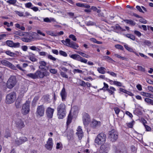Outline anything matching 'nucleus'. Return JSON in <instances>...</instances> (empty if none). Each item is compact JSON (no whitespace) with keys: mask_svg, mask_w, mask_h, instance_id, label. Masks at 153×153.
<instances>
[{"mask_svg":"<svg viewBox=\"0 0 153 153\" xmlns=\"http://www.w3.org/2000/svg\"><path fill=\"white\" fill-rule=\"evenodd\" d=\"M66 106L65 105L61 103L57 107V115L59 119H63L65 116Z\"/></svg>","mask_w":153,"mask_h":153,"instance_id":"obj_1","label":"nucleus"},{"mask_svg":"<svg viewBox=\"0 0 153 153\" xmlns=\"http://www.w3.org/2000/svg\"><path fill=\"white\" fill-rule=\"evenodd\" d=\"M106 136L103 133L99 134L96 138L95 142L98 145L103 144L105 141Z\"/></svg>","mask_w":153,"mask_h":153,"instance_id":"obj_2","label":"nucleus"},{"mask_svg":"<svg viewBox=\"0 0 153 153\" xmlns=\"http://www.w3.org/2000/svg\"><path fill=\"white\" fill-rule=\"evenodd\" d=\"M16 93L14 91H13L8 94L6 97V103L10 104L13 103L16 99Z\"/></svg>","mask_w":153,"mask_h":153,"instance_id":"obj_3","label":"nucleus"},{"mask_svg":"<svg viewBox=\"0 0 153 153\" xmlns=\"http://www.w3.org/2000/svg\"><path fill=\"white\" fill-rule=\"evenodd\" d=\"M61 42L64 45L74 49H76V48L79 47L77 44L73 41L71 42V40L69 39H66L65 40H62Z\"/></svg>","mask_w":153,"mask_h":153,"instance_id":"obj_4","label":"nucleus"},{"mask_svg":"<svg viewBox=\"0 0 153 153\" xmlns=\"http://www.w3.org/2000/svg\"><path fill=\"white\" fill-rule=\"evenodd\" d=\"M17 82L16 78L14 76H10L7 83V86L8 88H13L16 85Z\"/></svg>","mask_w":153,"mask_h":153,"instance_id":"obj_5","label":"nucleus"},{"mask_svg":"<svg viewBox=\"0 0 153 153\" xmlns=\"http://www.w3.org/2000/svg\"><path fill=\"white\" fill-rule=\"evenodd\" d=\"M108 138L112 142L115 141L118 138V134L115 129H113L110 131L108 133Z\"/></svg>","mask_w":153,"mask_h":153,"instance_id":"obj_6","label":"nucleus"},{"mask_svg":"<svg viewBox=\"0 0 153 153\" xmlns=\"http://www.w3.org/2000/svg\"><path fill=\"white\" fill-rule=\"evenodd\" d=\"M30 102L28 100L23 104L21 110V112L24 115L27 114L30 111Z\"/></svg>","mask_w":153,"mask_h":153,"instance_id":"obj_7","label":"nucleus"},{"mask_svg":"<svg viewBox=\"0 0 153 153\" xmlns=\"http://www.w3.org/2000/svg\"><path fill=\"white\" fill-rule=\"evenodd\" d=\"M45 107L43 105L38 106L37 108L36 114L37 116H39L40 117L43 116L44 114Z\"/></svg>","mask_w":153,"mask_h":153,"instance_id":"obj_8","label":"nucleus"},{"mask_svg":"<svg viewBox=\"0 0 153 153\" xmlns=\"http://www.w3.org/2000/svg\"><path fill=\"white\" fill-rule=\"evenodd\" d=\"M16 127L18 129H21L25 126L23 121L20 119H17L15 122Z\"/></svg>","mask_w":153,"mask_h":153,"instance_id":"obj_9","label":"nucleus"},{"mask_svg":"<svg viewBox=\"0 0 153 153\" xmlns=\"http://www.w3.org/2000/svg\"><path fill=\"white\" fill-rule=\"evenodd\" d=\"M82 120L84 125L86 126L88 125L90 121V117L88 114L84 113L83 115Z\"/></svg>","mask_w":153,"mask_h":153,"instance_id":"obj_10","label":"nucleus"},{"mask_svg":"<svg viewBox=\"0 0 153 153\" xmlns=\"http://www.w3.org/2000/svg\"><path fill=\"white\" fill-rule=\"evenodd\" d=\"M53 140L51 138L49 137L47 142V143L45 145V147L49 150H51L53 147Z\"/></svg>","mask_w":153,"mask_h":153,"instance_id":"obj_11","label":"nucleus"},{"mask_svg":"<svg viewBox=\"0 0 153 153\" xmlns=\"http://www.w3.org/2000/svg\"><path fill=\"white\" fill-rule=\"evenodd\" d=\"M25 36H27L26 37L23 38L21 39L22 40L25 42H31L33 37L30 35H29L28 33H25Z\"/></svg>","mask_w":153,"mask_h":153,"instance_id":"obj_12","label":"nucleus"},{"mask_svg":"<svg viewBox=\"0 0 153 153\" xmlns=\"http://www.w3.org/2000/svg\"><path fill=\"white\" fill-rule=\"evenodd\" d=\"M1 63L3 65L9 67L13 70L16 69V68L15 66L6 60H2L1 61Z\"/></svg>","mask_w":153,"mask_h":153,"instance_id":"obj_13","label":"nucleus"},{"mask_svg":"<svg viewBox=\"0 0 153 153\" xmlns=\"http://www.w3.org/2000/svg\"><path fill=\"white\" fill-rule=\"evenodd\" d=\"M54 110V109L50 107H48L46 110V115L47 117L49 119L52 118L53 112Z\"/></svg>","mask_w":153,"mask_h":153,"instance_id":"obj_14","label":"nucleus"},{"mask_svg":"<svg viewBox=\"0 0 153 153\" xmlns=\"http://www.w3.org/2000/svg\"><path fill=\"white\" fill-rule=\"evenodd\" d=\"M27 139L26 137H21L18 140H16L15 143L17 145H19L27 141Z\"/></svg>","mask_w":153,"mask_h":153,"instance_id":"obj_15","label":"nucleus"},{"mask_svg":"<svg viewBox=\"0 0 153 153\" xmlns=\"http://www.w3.org/2000/svg\"><path fill=\"white\" fill-rule=\"evenodd\" d=\"M60 95L62 97V100L63 101H65L67 98V93L65 87H63L62 88L60 93Z\"/></svg>","mask_w":153,"mask_h":153,"instance_id":"obj_16","label":"nucleus"},{"mask_svg":"<svg viewBox=\"0 0 153 153\" xmlns=\"http://www.w3.org/2000/svg\"><path fill=\"white\" fill-rule=\"evenodd\" d=\"M77 132L76 134L77 135L79 140H81L83 136V134L82 130L80 126H79L77 130Z\"/></svg>","mask_w":153,"mask_h":153,"instance_id":"obj_17","label":"nucleus"},{"mask_svg":"<svg viewBox=\"0 0 153 153\" xmlns=\"http://www.w3.org/2000/svg\"><path fill=\"white\" fill-rule=\"evenodd\" d=\"M35 74L37 76V78H42L45 76H46L45 72H42L41 71L39 70H37L35 72Z\"/></svg>","mask_w":153,"mask_h":153,"instance_id":"obj_18","label":"nucleus"},{"mask_svg":"<svg viewBox=\"0 0 153 153\" xmlns=\"http://www.w3.org/2000/svg\"><path fill=\"white\" fill-rule=\"evenodd\" d=\"M39 64L40 65L39 66V68L42 70H46L45 68L46 66L47 63L44 61H40L39 62Z\"/></svg>","mask_w":153,"mask_h":153,"instance_id":"obj_19","label":"nucleus"},{"mask_svg":"<svg viewBox=\"0 0 153 153\" xmlns=\"http://www.w3.org/2000/svg\"><path fill=\"white\" fill-rule=\"evenodd\" d=\"M101 125V123L95 120H93L92 122L91 125L93 128L99 126Z\"/></svg>","mask_w":153,"mask_h":153,"instance_id":"obj_20","label":"nucleus"},{"mask_svg":"<svg viewBox=\"0 0 153 153\" xmlns=\"http://www.w3.org/2000/svg\"><path fill=\"white\" fill-rule=\"evenodd\" d=\"M26 75L28 77L31 78L33 79H37V77L35 73L34 74L31 73L28 74H26Z\"/></svg>","mask_w":153,"mask_h":153,"instance_id":"obj_21","label":"nucleus"},{"mask_svg":"<svg viewBox=\"0 0 153 153\" xmlns=\"http://www.w3.org/2000/svg\"><path fill=\"white\" fill-rule=\"evenodd\" d=\"M105 68L101 67L100 68H98L97 69V70L99 73L102 74H104L105 73Z\"/></svg>","mask_w":153,"mask_h":153,"instance_id":"obj_22","label":"nucleus"},{"mask_svg":"<svg viewBox=\"0 0 153 153\" xmlns=\"http://www.w3.org/2000/svg\"><path fill=\"white\" fill-rule=\"evenodd\" d=\"M124 21L127 24H129L132 26L135 25L136 23L131 20L125 19Z\"/></svg>","mask_w":153,"mask_h":153,"instance_id":"obj_23","label":"nucleus"},{"mask_svg":"<svg viewBox=\"0 0 153 153\" xmlns=\"http://www.w3.org/2000/svg\"><path fill=\"white\" fill-rule=\"evenodd\" d=\"M69 56L71 58L77 61L78 60L79 57L80 56L79 55L76 54H72L71 55H70Z\"/></svg>","mask_w":153,"mask_h":153,"instance_id":"obj_24","label":"nucleus"},{"mask_svg":"<svg viewBox=\"0 0 153 153\" xmlns=\"http://www.w3.org/2000/svg\"><path fill=\"white\" fill-rule=\"evenodd\" d=\"M33 55H34L32 53H30L29 56L30 59L33 62H35L37 60V59L34 56H33Z\"/></svg>","mask_w":153,"mask_h":153,"instance_id":"obj_25","label":"nucleus"},{"mask_svg":"<svg viewBox=\"0 0 153 153\" xmlns=\"http://www.w3.org/2000/svg\"><path fill=\"white\" fill-rule=\"evenodd\" d=\"M145 101L147 102L148 104H150L153 105V100L148 98H146L145 99Z\"/></svg>","mask_w":153,"mask_h":153,"instance_id":"obj_26","label":"nucleus"},{"mask_svg":"<svg viewBox=\"0 0 153 153\" xmlns=\"http://www.w3.org/2000/svg\"><path fill=\"white\" fill-rule=\"evenodd\" d=\"M124 35L127 37L131 39L132 40L134 41L135 40V36L132 34H125Z\"/></svg>","mask_w":153,"mask_h":153,"instance_id":"obj_27","label":"nucleus"},{"mask_svg":"<svg viewBox=\"0 0 153 153\" xmlns=\"http://www.w3.org/2000/svg\"><path fill=\"white\" fill-rule=\"evenodd\" d=\"M25 33H23L20 30H18L17 31H14V32L13 34L20 36H25Z\"/></svg>","mask_w":153,"mask_h":153,"instance_id":"obj_28","label":"nucleus"},{"mask_svg":"<svg viewBox=\"0 0 153 153\" xmlns=\"http://www.w3.org/2000/svg\"><path fill=\"white\" fill-rule=\"evenodd\" d=\"M5 53L8 55L13 57L16 56V54L15 53L10 52L9 51H7L5 52Z\"/></svg>","mask_w":153,"mask_h":153,"instance_id":"obj_29","label":"nucleus"},{"mask_svg":"<svg viewBox=\"0 0 153 153\" xmlns=\"http://www.w3.org/2000/svg\"><path fill=\"white\" fill-rule=\"evenodd\" d=\"M43 98L45 102H50V99L49 98V95H44Z\"/></svg>","mask_w":153,"mask_h":153,"instance_id":"obj_30","label":"nucleus"},{"mask_svg":"<svg viewBox=\"0 0 153 153\" xmlns=\"http://www.w3.org/2000/svg\"><path fill=\"white\" fill-rule=\"evenodd\" d=\"M124 46L125 48L127 51L129 52H134L133 49L132 48L129 47L127 45L125 44Z\"/></svg>","mask_w":153,"mask_h":153,"instance_id":"obj_31","label":"nucleus"},{"mask_svg":"<svg viewBox=\"0 0 153 153\" xmlns=\"http://www.w3.org/2000/svg\"><path fill=\"white\" fill-rule=\"evenodd\" d=\"M72 119V117L71 114H69L68 117V119L67 121V125H69L70 124L71 122Z\"/></svg>","mask_w":153,"mask_h":153,"instance_id":"obj_32","label":"nucleus"},{"mask_svg":"<svg viewBox=\"0 0 153 153\" xmlns=\"http://www.w3.org/2000/svg\"><path fill=\"white\" fill-rule=\"evenodd\" d=\"M44 21L46 22H51V21H54V19L53 18H46L44 19Z\"/></svg>","mask_w":153,"mask_h":153,"instance_id":"obj_33","label":"nucleus"},{"mask_svg":"<svg viewBox=\"0 0 153 153\" xmlns=\"http://www.w3.org/2000/svg\"><path fill=\"white\" fill-rule=\"evenodd\" d=\"M68 139V140L69 143H70L71 141H72L73 142V134L72 133L71 134H68L67 136Z\"/></svg>","mask_w":153,"mask_h":153,"instance_id":"obj_34","label":"nucleus"},{"mask_svg":"<svg viewBox=\"0 0 153 153\" xmlns=\"http://www.w3.org/2000/svg\"><path fill=\"white\" fill-rule=\"evenodd\" d=\"M10 136V131L9 130H6L4 133V137L6 138H7L8 137Z\"/></svg>","mask_w":153,"mask_h":153,"instance_id":"obj_35","label":"nucleus"},{"mask_svg":"<svg viewBox=\"0 0 153 153\" xmlns=\"http://www.w3.org/2000/svg\"><path fill=\"white\" fill-rule=\"evenodd\" d=\"M78 61H80L82 62H83L85 63H86L87 62V60L86 59L80 56L79 57Z\"/></svg>","mask_w":153,"mask_h":153,"instance_id":"obj_36","label":"nucleus"},{"mask_svg":"<svg viewBox=\"0 0 153 153\" xmlns=\"http://www.w3.org/2000/svg\"><path fill=\"white\" fill-rule=\"evenodd\" d=\"M13 42L11 40H7L6 42V44L9 47H12L13 45Z\"/></svg>","mask_w":153,"mask_h":153,"instance_id":"obj_37","label":"nucleus"},{"mask_svg":"<svg viewBox=\"0 0 153 153\" xmlns=\"http://www.w3.org/2000/svg\"><path fill=\"white\" fill-rule=\"evenodd\" d=\"M21 104V102L20 100H16L15 102V104L17 108H20Z\"/></svg>","mask_w":153,"mask_h":153,"instance_id":"obj_38","label":"nucleus"},{"mask_svg":"<svg viewBox=\"0 0 153 153\" xmlns=\"http://www.w3.org/2000/svg\"><path fill=\"white\" fill-rule=\"evenodd\" d=\"M48 33L51 36H58V34L56 33H55L53 31H48Z\"/></svg>","mask_w":153,"mask_h":153,"instance_id":"obj_39","label":"nucleus"},{"mask_svg":"<svg viewBox=\"0 0 153 153\" xmlns=\"http://www.w3.org/2000/svg\"><path fill=\"white\" fill-rule=\"evenodd\" d=\"M86 24L87 26H92L96 25V23L92 21H89L86 22Z\"/></svg>","mask_w":153,"mask_h":153,"instance_id":"obj_40","label":"nucleus"},{"mask_svg":"<svg viewBox=\"0 0 153 153\" xmlns=\"http://www.w3.org/2000/svg\"><path fill=\"white\" fill-rule=\"evenodd\" d=\"M25 5L26 7L29 8H32V7L33 6L32 4L30 2L25 4Z\"/></svg>","mask_w":153,"mask_h":153,"instance_id":"obj_41","label":"nucleus"},{"mask_svg":"<svg viewBox=\"0 0 153 153\" xmlns=\"http://www.w3.org/2000/svg\"><path fill=\"white\" fill-rule=\"evenodd\" d=\"M59 54L65 57H66L67 56V53L65 51L61 50L59 51Z\"/></svg>","mask_w":153,"mask_h":153,"instance_id":"obj_42","label":"nucleus"},{"mask_svg":"<svg viewBox=\"0 0 153 153\" xmlns=\"http://www.w3.org/2000/svg\"><path fill=\"white\" fill-rule=\"evenodd\" d=\"M16 0H9L7 1V2L10 4L14 5V4L16 3Z\"/></svg>","mask_w":153,"mask_h":153,"instance_id":"obj_43","label":"nucleus"},{"mask_svg":"<svg viewBox=\"0 0 153 153\" xmlns=\"http://www.w3.org/2000/svg\"><path fill=\"white\" fill-rule=\"evenodd\" d=\"M104 59L108 61H113V60L111 57L108 56H104L103 57Z\"/></svg>","mask_w":153,"mask_h":153,"instance_id":"obj_44","label":"nucleus"},{"mask_svg":"<svg viewBox=\"0 0 153 153\" xmlns=\"http://www.w3.org/2000/svg\"><path fill=\"white\" fill-rule=\"evenodd\" d=\"M20 46V44L19 42L14 43L13 42L12 47L19 48Z\"/></svg>","mask_w":153,"mask_h":153,"instance_id":"obj_45","label":"nucleus"},{"mask_svg":"<svg viewBox=\"0 0 153 153\" xmlns=\"http://www.w3.org/2000/svg\"><path fill=\"white\" fill-rule=\"evenodd\" d=\"M115 47L116 48L121 50H123L124 49L122 45L119 44L115 45Z\"/></svg>","mask_w":153,"mask_h":153,"instance_id":"obj_46","label":"nucleus"},{"mask_svg":"<svg viewBox=\"0 0 153 153\" xmlns=\"http://www.w3.org/2000/svg\"><path fill=\"white\" fill-rule=\"evenodd\" d=\"M47 56L48 59H50L53 61H56V59L53 57L51 55L48 54Z\"/></svg>","mask_w":153,"mask_h":153,"instance_id":"obj_47","label":"nucleus"},{"mask_svg":"<svg viewBox=\"0 0 153 153\" xmlns=\"http://www.w3.org/2000/svg\"><path fill=\"white\" fill-rule=\"evenodd\" d=\"M15 12L17 14L20 16H25L24 15L23 13V12H20L18 11H16Z\"/></svg>","mask_w":153,"mask_h":153,"instance_id":"obj_48","label":"nucleus"},{"mask_svg":"<svg viewBox=\"0 0 153 153\" xmlns=\"http://www.w3.org/2000/svg\"><path fill=\"white\" fill-rule=\"evenodd\" d=\"M137 68L138 70L142 72L145 71V68H143L142 66H137Z\"/></svg>","mask_w":153,"mask_h":153,"instance_id":"obj_49","label":"nucleus"},{"mask_svg":"<svg viewBox=\"0 0 153 153\" xmlns=\"http://www.w3.org/2000/svg\"><path fill=\"white\" fill-rule=\"evenodd\" d=\"M60 74L61 76L65 78H68V76L64 72L61 71L60 72Z\"/></svg>","mask_w":153,"mask_h":153,"instance_id":"obj_50","label":"nucleus"},{"mask_svg":"<svg viewBox=\"0 0 153 153\" xmlns=\"http://www.w3.org/2000/svg\"><path fill=\"white\" fill-rule=\"evenodd\" d=\"M106 149L105 144H102L100 146V150H102L103 151H104L105 150V149Z\"/></svg>","mask_w":153,"mask_h":153,"instance_id":"obj_51","label":"nucleus"},{"mask_svg":"<svg viewBox=\"0 0 153 153\" xmlns=\"http://www.w3.org/2000/svg\"><path fill=\"white\" fill-rule=\"evenodd\" d=\"M69 37V38L71 39L74 41H76V38L75 36L74 35H70Z\"/></svg>","mask_w":153,"mask_h":153,"instance_id":"obj_52","label":"nucleus"},{"mask_svg":"<svg viewBox=\"0 0 153 153\" xmlns=\"http://www.w3.org/2000/svg\"><path fill=\"white\" fill-rule=\"evenodd\" d=\"M113 83L114 85L118 86H121L122 85L121 83L119 82L114 81H113Z\"/></svg>","mask_w":153,"mask_h":153,"instance_id":"obj_53","label":"nucleus"},{"mask_svg":"<svg viewBox=\"0 0 153 153\" xmlns=\"http://www.w3.org/2000/svg\"><path fill=\"white\" fill-rule=\"evenodd\" d=\"M141 94L144 96L148 97L149 95V93L144 92H141Z\"/></svg>","mask_w":153,"mask_h":153,"instance_id":"obj_54","label":"nucleus"},{"mask_svg":"<svg viewBox=\"0 0 153 153\" xmlns=\"http://www.w3.org/2000/svg\"><path fill=\"white\" fill-rule=\"evenodd\" d=\"M39 53L40 56H47V55L48 54L46 52L43 51L39 52Z\"/></svg>","mask_w":153,"mask_h":153,"instance_id":"obj_55","label":"nucleus"},{"mask_svg":"<svg viewBox=\"0 0 153 153\" xmlns=\"http://www.w3.org/2000/svg\"><path fill=\"white\" fill-rule=\"evenodd\" d=\"M107 73L112 76L114 77H116L117 76V74L114 72L108 71L107 72Z\"/></svg>","mask_w":153,"mask_h":153,"instance_id":"obj_56","label":"nucleus"},{"mask_svg":"<svg viewBox=\"0 0 153 153\" xmlns=\"http://www.w3.org/2000/svg\"><path fill=\"white\" fill-rule=\"evenodd\" d=\"M134 33L138 37H140L141 35V33L139 31L137 30H135Z\"/></svg>","mask_w":153,"mask_h":153,"instance_id":"obj_57","label":"nucleus"},{"mask_svg":"<svg viewBox=\"0 0 153 153\" xmlns=\"http://www.w3.org/2000/svg\"><path fill=\"white\" fill-rule=\"evenodd\" d=\"M76 72L77 73H83L82 71L81 70L79 69H75L74 70V72L75 73V72Z\"/></svg>","mask_w":153,"mask_h":153,"instance_id":"obj_58","label":"nucleus"},{"mask_svg":"<svg viewBox=\"0 0 153 153\" xmlns=\"http://www.w3.org/2000/svg\"><path fill=\"white\" fill-rule=\"evenodd\" d=\"M50 72L53 74H56L57 72V71L54 69H51L50 70Z\"/></svg>","mask_w":153,"mask_h":153,"instance_id":"obj_59","label":"nucleus"},{"mask_svg":"<svg viewBox=\"0 0 153 153\" xmlns=\"http://www.w3.org/2000/svg\"><path fill=\"white\" fill-rule=\"evenodd\" d=\"M114 110L116 114H118L120 111V109L118 108L115 107L114 108Z\"/></svg>","mask_w":153,"mask_h":153,"instance_id":"obj_60","label":"nucleus"},{"mask_svg":"<svg viewBox=\"0 0 153 153\" xmlns=\"http://www.w3.org/2000/svg\"><path fill=\"white\" fill-rule=\"evenodd\" d=\"M134 121H133L131 123H128L127 124V126L129 128H131L133 127L134 123H134Z\"/></svg>","mask_w":153,"mask_h":153,"instance_id":"obj_61","label":"nucleus"},{"mask_svg":"<svg viewBox=\"0 0 153 153\" xmlns=\"http://www.w3.org/2000/svg\"><path fill=\"white\" fill-rule=\"evenodd\" d=\"M76 5L78 7H84L85 6V4H84L79 3H76Z\"/></svg>","mask_w":153,"mask_h":153,"instance_id":"obj_62","label":"nucleus"},{"mask_svg":"<svg viewBox=\"0 0 153 153\" xmlns=\"http://www.w3.org/2000/svg\"><path fill=\"white\" fill-rule=\"evenodd\" d=\"M139 21L140 22L143 24L146 23V21L145 19H144L142 17L141 18V19L139 20Z\"/></svg>","mask_w":153,"mask_h":153,"instance_id":"obj_63","label":"nucleus"},{"mask_svg":"<svg viewBox=\"0 0 153 153\" xmlns=\"http://www.w3.org/2000/svg\"><path fill=\"white\" fill-rule=\"evenodd\" d=\"M136 8L137 10H138L140 12L142 13H144V12L143 11L141 7L139 6H137L136 7Z\"/></svg>","mask_w":153,"mask_h":153,"instance_id":"obj_64","label":"nucleus"}]
</instances>
